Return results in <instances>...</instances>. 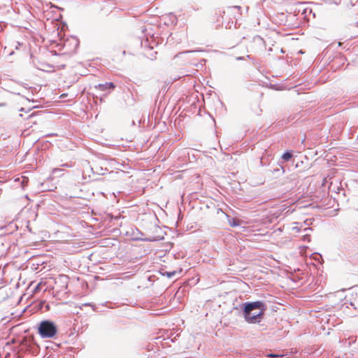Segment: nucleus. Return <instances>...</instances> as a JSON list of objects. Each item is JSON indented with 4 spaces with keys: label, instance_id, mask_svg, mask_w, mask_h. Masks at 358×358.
Returning <instances> with one entry per match:
<instances>
[{
    "label": "nucleus",
    "instance_id": "7",
    "mask_svg": "<svg viewBox=\"0 0 358 358\" xmlns=\"http://www.w3.org/2000/svg\"><path fill=\"white\" fill-rule=\"evenodd\" d=\"M178 272L176 271L169 272V271H164L162 274L163 275H166L168 278H171L174 276Z\"/></svg>",
    "mask_w": 358,
    "mask_h": 358
},
{
    "label": "nucleus",
    "instance_id": "4",
    "mask_svg": "<svg viewBox=\"0 0 358 358\" xmlns=\"http://www.w3.org/2000/svg\"><path fill=\"white\" fill-rule=\"evenodd\" d=\"M96 87L101 91H105L106 90H113L115 88V85L113 83L110 82L104 84H99Z\"/></svg>",
    "mask_w": 358,
    "mask_h": 358
},
{
    "label": "nucleus",
    "instance_id": "10",
    "mask_svg": "<svg viewBox=\"0 0 358 358\" xmlns=\"http://www.w3.org/2000/svg\"><path fill=\"white\" fill-rule=\"evenodd\" d=\"M41 285V283H39V284L37 285V286L34 289V292H38L40 289Z\"/></svg>",
    "mask_w": 358,
    "mask_h": 358
},
{
    "label": "nucleus",
    "instance_id": "9",
    "mask_svg": "<svg viewBox=\"0 0 358 358\" xmlns=\"http://www.w3.org/2000/svg\"><path fill=\"white\" fill-rule=\"evenodd\" d=\"M303 238H304V240H307L308 241H310V236L308 235V234H305L303 236Z\"/></svg>",
    "mask_w": 358,
    "mask_h": 358
},
{
    "label": "nucleus",
    "instance_id": "8",
    "mask_svg": "<svg viewBox=\"0 0 358 358\" xmlns=\"http://www.w3.org/2000/svg\"><path fill=\"white\" fill-rule=\"evenodd\" d=\"M268 357H282V355H277V354H268Z\"/></svg>",
    "mask_w": 358,
    "mask_h": 358
},
{
    "label": "nucleus",
    "instance_id": "3",
    "mask_svg": "<svg viewBox=\"0 0 358 358\" xmlns=\"http://www.w3.org/2000/svg\"><path fill=\"white\" fill-rule=\"evenodd\" d=\"M41 121V119L39 117V115L36 113H32L27 119L25 120L24 123V127L26 129H31L34 126L37 125Z\"/></svg>",
    "mask_w": 358,
    "mask_h": 358
},
{
    "label": "nucleus",
    "instance_id": "6",
    "mask_svg": "<svg viewBox=\"0 0 358 358\" xmlns=\"http://www.w3.org/2000/svg\"><path fill=\"white\" fill-rule=\"evenodd\" d=\"M292 155L290 152H286L282 155V158L285 161H288L292 158Z\"/></svg>",
    "mask_w": 358,
    "mask_h": 358
},
{
    "label": "nucleus",
    "instance_id": "5",
    "mask_svg": "<svg viewBox=\"0 0 358 358\" xmlns=\"http://www.w3.org/2000/svg\"><path fill=\"white\" fill-rule=\"evenodd\" d=\"M228 222L231 227H237L241 225V221L238 218H232L229 215H227Z\"/></svg>",
    "mask_w": 358,
    "mask_h": 358
},
{
    "label": "nucleus",
    "instance_id": "2",
    "mask_svg": "<svg viewBox=\"0 0 358 358\" xmlns=\"http://www.w3.org/2000/svg\"><path fill=\"white\" fill-rule=\"evenodd\" d=\"M38 330V334L42 338H53L57 332V329L55 324L47 320L40 323Z\"/></svg>",
    "mask_w": 358,
    "mask_h": 358
},
{
    "label": "nucleus",
    "instance_id": "1",
    "mask_svg": "<svg viewBox=\"0 0 358 358\" xmlns=\"http://www.w3.org/2000/svg\"><path fill=\"white\" fill-rule=\"evenodd\" d=\"M262 301H255L245 305L244 308V316L249 323H257L260 322L264 315L265 307Z\"/></svg>",
    "mask_w": 358,
    "mask_h": 358
}]
</instances>
